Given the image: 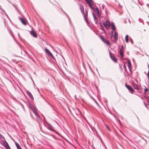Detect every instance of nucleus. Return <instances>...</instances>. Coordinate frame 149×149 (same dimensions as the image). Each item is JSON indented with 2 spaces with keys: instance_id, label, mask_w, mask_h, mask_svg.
<instances>
[{
  "instance_id": "nucleus-12",
  "label": "nucleus",
  "mask_w": 149,
  "mask_h": 149,
  "mask_svg": "<svg viewBox=\"0 0 149 149\" xmlns=\"http://www.w3.org/2000/svg\"><path fill=\"white\" fill-rule=\"evenodd\" d=\"M118 33L117 32H115L114 35V39L116 40H118Z\"/></svg>"
},
{
  "instance_id": "nucleus-42",
  "label": "nucleus",
  "mask_w": 149,
  "mask_h": 149,
  "mask_svg": "<svg viewBox=\"0 0 149 149\" xmlns=\"http://www.w3.org/2000/svg\"><path fill=\"white\" fill-rule=\"evenodd\" d=\"M18 36H19V34H18Z\"/></svg>"
},
{
  "instance_id": "nucleus-35",
  "label": "nucleus",
  "mask_w": 149,
  "mask_h": 149,
  "mask_svg": "<svg viewBox=\"0 0 149 149\" xmlns=\"http://www.w3.org/2000/svg\"><path fill=\"white\" fill-rule=\"evenodd\" d=\"M148 70H149L148 71H149V65H148Z\"/></svg>"
},
{
  "instance_id": "nucleus-7",
  "label": "nucleus",
  "mask_w": 149,
  "mask_h": 149,
  "mask_svg": "<svg viewBox=\"0 0 149 149\" xmlns=\"http://www.w3.org/2000/svg\"><path fill=\"white\" fill-rule=\"evenodd\" d=\"M30 33L33 37L36 38L37 37V35L36 33L34 32L32 30L30 32Z\"/></svg>"
},
{
  "instance_id": "nucleus-18",
  "label": "nucleus",
  "mask_w": 149,
  "mask_h": 149,
  "mask_svg": "<svg viewBox=\"0 0 149 149\" xmlns=\"http://www.w3.org/2000/svg\"><path fill=\"white\" fill-rule=\"evenodd\" d=\"M15 145L17 148V149H22L21 147L17 143L15 142Z\"/></svg>"
},
{
  "instance_id": "nucleus-9",
  "label": "nucleus",
  "mask_w": 149,
  "mask_h": 149,
  "mask_svg": "<svg viewBox=\"0 0 149 149\" xmlns=\"http://www.w3.org/2000/svg\"><path fill=\"white\" fill-rule=\"evenodd\" d=\"M128 89L129 91L130 92L132 93L134 92V90L132 88V87L128 85V86H127V88Z\"/></svg>"
},
{
  "instance_id": "nucleus-25",
  "label": "nucleus",
  "mask_w": 149,
  "mask_h": 149,
  "mask_svg": "<svg viewBox=\"0 0 149 149\" xmlns=\"http://www.w3.org/2000/svg\"><path fill=\"white\" fill-rule=\"evenodd\" d=\"M85 1H86L87 3H88L90 2H93V1L92 0H85Z\"/></svg>"
},
{
  "instance_id": "nucleus-4",
  "label": "nucleus",
  "mask_w": 149,
  "mask_h": 149,
  "mask_svg": "<svg viewBox=\"0 0 149 149\" xmlns=\"http://www.w3.org/2000/svg\"><path fill=\"white\" fill-rule=\"evenodd\" d=\"M109 52V54L110 57L112 60L113 61L115 62H116L117 61V60L116 57L114 56L110 52Z\"/></svg>"
},
{
  "instance_id": "nucleus-5",
  "label": "nucleus",
  "mask_w": 149,
  "mask_h": 149,
  "mask_svg": "<svg viewBox=\"0 0 149 149\" xmlns=\"http://www.w3.org/2000/svg\"><path fill=\"white\" fill-rule=\"evenodd\" d=\"M132 85L134 89H136L137 90L139 89V85H138L134 83H132Z\"/></svg>"
},
{
  "instance_id": "nucleus-20",
  "label": "nucleus",
  "mask_w": 149,
  "mask_h": 149,
  "mask_svg": "<svg viewBox=\"0 0 149 149\" xmlns=\"http://www.w3.org/2000/svg\"><path fill=\"white\" fill-rule=\"evenodd\" d=\"M96 10L97 14L98 15V16L100 17V13L99 12L98 8H96Z\"/></svg>"
},
{
  "instance_id": "nucleus-21",
  "label": "nucleus",
  "mask_w": 149,
  "mask_h": 149,
  "mask_svg": "<svg viewBox=\"0 0 149 149\" xmlns=\"http://www.w3.org/2000/svg\"><path fill=\"white\" fill-rule=\"evenodd\" d=\"M125 40L126 42L128 43L129 42V36L128 35H126L125 37Z\"/></svg>"
},
{
  "instance_id": "nucleus-3",
  "label": "nucleus",
  "mask_w": 149,
  "mask_h": 149,
  "mask_svg": "<svg viewBox=\"0 0 149 149\" xmlns=\"http://www.w3.org/2000/svg\"><path fill=\"white\" fill-rule=\"evenodd\" d=\"M45 51L46 53L49 56H51L52 58H54V56L52 54L51 52L49 51L47 49V48L45 49Z\"/></svg>"
},
{
  "instance_id": "nucleus-10",
  "label": "nucleus",
  "mask_w": 149,
  "mask_h": 149,
  "mask_svg": "<svg viewBox=\"0 0 149 149\" xmlns=\"http://www.w3.org/2000/svg\"><path fill=\"white\" fill-rule=\"evenodd\" d=\"M27 93L30 98L33 100H34V98L31 93L29 91H27Z\"/></svg>"
},
{
  "instance_id": "nucleus-44",
  "label": "nucleus",
  "mask_w": 149,
  "mask_h": 149,
  "mask_svg": "<svg viewBox=\"0 0 149 149\" xmlns=\"http://www.w3.org/2000/svg\"><path fill=\"white\" fill-rule=\"evenodd\" d=\"M148 17H149V15L148 16Z\"/></svg>"
},
{
  "instance_id": "nucleus-23",
  "label": "nucleus",
  "mask_w": 149,
  "mask_h": 149,
  "mask_svg": "<svg viewBox=\"0 0 149 149\" xmlns=\"http://www.w3.org/2000/svg\"><path fill=\"white\" fill-rule=\"evenodd\" d=\"M31 110H32V111H33V113L34 112V111L35 112V111H36V109H35V108L33 106L31 107Z\"/></svg>"
},
{
  "instance_id": "nucleus-28",
  "label": "nucleus",
  "mask_w": 149,
  "mask_h": 149,
  "mask_svg": "<svg viewBox=\"0 0 149 149\" xmlns=\"http://www.w3.org/2000/svg\"><path fill=\"white\" fill-rule=\"evenodd\" d=\"M148 91V90L147 88H145V92H146L147 91Z\"/></svg>"
},
{
  "instance_id": "nucleus-26",
  "label": "nucleus",
  "mask_w": 149,
  "mask_h": 149,
  "mask_svg": "<svg viewBox=\"0 0 149 149\" xmlns=\"http://www.w3.org/2000/svg\"><path fill=\"white\" fill-rule=\"evenodd\" d=\"M111 36L113 37V31H111Z\"/></svg>"
},
{
  "instance_id": "nucleus-6",
  "label": "nucleus",
  "mask_w": 149,
  "mask_h": 149,
  "mask_svg": "<svg viewBox=\"0 0 149 149\" xmlns=\"http://www.w3.org/2000/svg\"><path fill=\"white\" fill-rule=\"evenodd\" d=\"M101 39L102 41L104 43H105L107 45H110V42L108 41L105 40V39L101 37Z\"/></svg>"
},
{
  "instance_id": "nucleus-8",
  "label": "nucleus",
  "mask_w": 149,
  "mask_h": 149,
  "mask_svg": "<svg viewBox=\"0 0 149 149\" xmlns=\"http://www.w3.org/2000/svg\"><path fill=\"white\" fill-rule=\"evenodd\" d=\"M19 19L20 20L21 22L24 25H26V23L25 21V20L24 19L20 17H19Z\"/></svg>"
},
{
  "instance_id": "nucleus-1",
  "label": "nucleus",
  "mask_w": 149,
  "mask_h": 149,
  "mask_svg": "<svg viewBox=\"0 0 149 149\" xmlns=\"http://www.w3.org/2000/svg\"><path fill=\"white\" fill-rule=\"evenodd\" d=\"M103 23L104 26L107 28L110 27V23L107 19H106L105 21H103Z\"/></svg>"
},
{
  "instance_id": "nucleus-30",
  "label": "nucleus",
  "mask_w": 149,
  "mask_h": 149,
  "mask_svg": "<svg viewBox=\"0 0 149 149\" xmlns=\"http://www.w3.org/2000/svg\"><path fill=\"white\" fill-rule=\"evenodd\" d=\"M3 11L4 12V13H5L6 15V16H7V17L8 18V15H7L6 14V13L5 12V11L3 10Z\"/></svg>"
},
{
  "instance_id": "nucleus-11",
  "label": "nucleus",
  "mask_w": 149,
  "mask_h": 149,
  "mask_svg": "<svg viewBox=\"0 0 149 149\" xmlns=\"http://www.w3.org/2000/svg\"><path fill=\"white\" fill-rule=\"evenodd\" d=\"M93 15L94 17V21L95 22V24H97L98 22L97 21V18L95 16L94 14L93 13Z\"/></svg>"
},
{
  "instance_id": "nucleus-40",
  "label": "nucleus",
  "mask_w": 149,
  "mask_h": 149,
  "mask_svg": "<svg viewBox=\"0 0 149 149\" xmlns=\"http://www.w3.org/2000/svg\"><path fill=\"white\" fill-rule=\"evenodd\" d=\"M144 104L145 105H146V104H145V102H144Z\"/></svg>"
},
{
  "instance_id": "nucleus-32",
  "label": "nucleus",
  "mask_w": 149,
  "mask_h": 149,
  "mask_svg": "<svg viewBox=\"0 0 149 149\" xmlns=\"http://www.w3.org/2000/svg\"><path fill=\"white\" fill-rule=\"evenodd\" d=\"M130 41H131V43L132 44H133V41L132 40H130Z\"/></svg>"
},
{
  "instance_id": "nucleus-37",
  "label": "nucleus",
  "mask_w": 149,
  "mask_h": 149,
  "mask_svg": "<svg viewBox=\"0 0 149 149\" xmlns=\"http://www.w3.org/2000/svg\"><path fill=\"white\" fill-rule=\"evenodd\" d=\"M104 101L106 103V102H107V100H104Z\"/></svg>"
},
{
  "instance_id": "nucleus-2",
  "label": "nucleus",
  "mask_w": 149,
  "mask_h": 149,
  "mask_svg": "<svg viewBox=\"0 0 149 149\" xmlns=\"http://www.w3.org/2000/svg\"><path fill=\"white\" fill-rule=\"evenodd\" d=\"M3 142L5 146V147L7 149H10V148L9 146L8 143L5 139H4L3 140Z\"/></svg>"
},
{
  "instance_id": "nucleus-33",
  "label": "nucleus",
  "mask_w": 149,
  "mask_h": 149,
  "mask_svg": "<svg viewBox=\"0 0 149 149\" xmlns=\"http://www.w3.org/2000/svg\"><path fill=\"white\" fill-rule=\"evenodd\" d=\"M121 48H122V49H121L122 50V49H123V45H122L121 46Z\"/></svg>"
},
{
  "instance_id": "nucleus-36",
  "label": "nucleus",
  "mask_w": 149,
  "mask_h": 149,
  "mask_svg": "<svg viewBox=\"0 0 149 149\" xmlns=\"http://www.w3.org/2000/svg\"><path fill=\"white\" fill-rule=\"evenodd\" d=\"M95 102H96V103L97 105H98V103H97V102L96 101H95Z\"/></svg>"
},
{
  "instance_id": "nucleus-29",
  "label": "nucleus",
  "mask_w": 149,
  "mask_h": 149,
  "mask_svg": "<svg viewBox=\"0 0 149 149\" xmlns=\"http://www.w3.org/2000/svg\"><path fill=\"white\" fill-rule=\"evenodd\" d=\"M139 21L141 22H142V20L140 18L139 19Z\"/></svg>"
},
{
  "instance_id": "nucleus-17",
  "label": "nucleus",
  "mask_w": 149,
  "mask_h": 149,
  "mask_svg": "<svg viewBox=\"0 0 149 149\" xmlns=\"http://www.w3.org/2000/svg\"><path fill=\"white\" fill-rule=\"evenodd\" d=\"M87 11H86V14H84V17H85V19H86V22H87V23H88V20H87Z\"/></svg>"
},
{
  "instance_id": "nucleus-31",
  "label": "nucleus",
  "mask_w": 149,
  "mask_h": 149,
  "mask_svg": "<svg viewBox=\"0 0 149 149\" xmlns=\"http://www.w3.org/2000/svg\"><path fill=\"white\" fill-rule=\"evenodd\" d=\"M125 86L126 88H127V86H128L127 85L126 83H125Z\"/></svg>"
},
{
  "instance_id": "nucleus-39",
  "label": "nucleus",
  "mask_w": 149,
  "mask_h": 149,
  "mask_svg": "<svg viewBox=\"0 0 149 149\" xmlns=\"http://www.w3.org/2000/svg\"><path fill=\"white\" fill-rule=\"evenodd\" d=\"M11 36H13V33H12V34H11Z\"/></svg>"
},
{
  "instance_id": "nucleus-41",
  "label": "nucleus",
  "mask_w": 149,
  "mask_h": 149,
  "mask_svg": "<svg viewBox=\"0 0 149 149\" xmlns=\"http://www.w3.org/2000/svg\"><path fill=\"white\" fill-rule=\"evenodd\" d=\"M129 20V21L130 23V20Z\"/></svg>"
},
{
  "instance_id": "nucleus-24",
  "label": "nucleus",
  "mask_w": 149,
  "mask_h": 149,
  "mask_svg": "<svg viewBox=\"0 0 149 149\" xmlns=\"http://www.w3.org/2000/svg\"><path fill=\"white\" fill-rule=\"evenodd\" d=\"M0 139H5V138L4 136L2 135L1 134H0Z\"/></svg>"
},
{
  "instance_id": "nucleus-22",
  "label": "nucleus",
  "mask_w": 149,
  "mask_h": 149,
  "mask_svg": "<svg viewBox=\"0 0 149 149\" xmlns=\"http://www.w3.org/2000/svg\"><path fill=\"white\" fill-rule=\"evenodd\" d=\"M33 113H34V114L36 116V117L38 119L39 118V115L37 113L36 111L35 112L34 111V112Z\"/></svg>"
},
{
  "instance_id": "nucleus-38",
  "label": "nucleus",
  "mask_w": 149,
  "mask_h": 149,
  "mask_svg": "<svg viewBox=\"0 0 149 149\" xmlns=\"http://www.w3.org/2000/svg\"><path fill=\"white\" fill-rule=\"evenodd\" d=\"M124 68H126V66H125V65H124Z\"/></svg>"
},
{
  "instance_id": "nucleus-16",
  "label": "nucleus",
  "mask_w": 149,
  "mask_h": 149,
  "mask_svg": "<svg viewBox=\"0 0 149 149\" xmlns=\"http://www.w3.org/2000/svg\"><path fill=\"white\" fill-rule=\"evenodd\" d=\"M93 3V2H89L88 3H87V4L89 6H90V8L93 10H94V8L92 7V5H91V4L92 3Z\"/></svg>"
},
{
  "instance_id": "nucleus-34",
  "label": "nucleus",
  "mask_w": 149,
  "mask_h": 149,
  "mask_svg": "<svg viewBox=\"0 0 149 149\" xmlns=\"http://www.w3.org/2000/svg\"><path fill=\"white\" fill-rule=\"evenodd\" d=\"M107 128L109 130V131H110V129L109 128V127H108V126H107Z\"/></svg>"
},
{
  "instance_id": "nucleus-14",
  "label": "nucleus",
  "mask_w": 149,
  "mask_h": 149,
  "mask_svg": "<svg viewBox=\"0 0 149 149\" xmlns=\"http://www.w3.org/2000/svg\"><path fill=\"white\" fill-rule=\"evenodd\" d=\"M111 25L113 31H115L116 29V27L113 22L111 23Z\"/></svg>"
},
{
  "instance_id": "nucleus-13",
  "label": "nucleus",
  "mask_w": 149,
  "mask_h": 149,
  "mask_svg": "<svg viewBox=\"0 0 149 149\" xmlns=\"http://www.w3.org/2000/svg\"><path fill=\"white\" fill-rule=\"evenodd\" d=\"M80 9L81 10V12L82 13H84V8L83 6L81 4H80Z\"/></svg>"
},
{
  "instance_id": "nucleus-19",
  "label": "nucleus",
  "mask_w": 149,
  "mask_h": 149,
  "mask_svg": "<svg viewBox=\"0 0 149 149\" xmlns=\"http://www.w3.org/2000/svg\"><path fill=\"white\" fill-rule=\"evenodd\" d=\"M123 53H124L123 51L121 49H120V54L122 57L124 56Z\"/></svg>"
},
{
  "instance_id": "nucleus-27",
  "label": "nucleus",
  "mask_w": 149,
  "mask_h": 149,
  "mask_svg": "<svg viewBox=\"0 0 149 149\" xmlns=\"http://www.w3.org/2000/svg\"><path fill=\"white\" fill-rule=\"evenodd\" d=\"M147 76L148 78V79L149 80V71L148 72V73H147Z\"/></svg>"
},
{
  "instance_id": "nucleus-43",
  "label": "nucleus",
  "mask_w": 149,
  "mask_h": 149,
  "mask_svg": "<svg viewBox=\"0 0 149 149\" xmlns=\"http://www.w3.org/2000/svg\"><path fill=\"white\" fill-rule=\"evenodd\" d=\"M61 10H62V11H63V10H62V9H61Z\"/></svg>"
},
{
  "instance_id": "nucleus-15",
  "label": "nucleus",
  "mask_w": 149,
  "mask_h": 149,
  "mask_svg": "<svg viewBox=\"0 0 149 149\" xmlns=\"http://www.w3.org/2000/svg\"><path fill=\"white\" fill-rule=\"evenodd\" d=\"M128 63V67L129 70H130L131 68L132 65L130 61L128 60L127 61Z\"/></svg>"
}]
</instances>
